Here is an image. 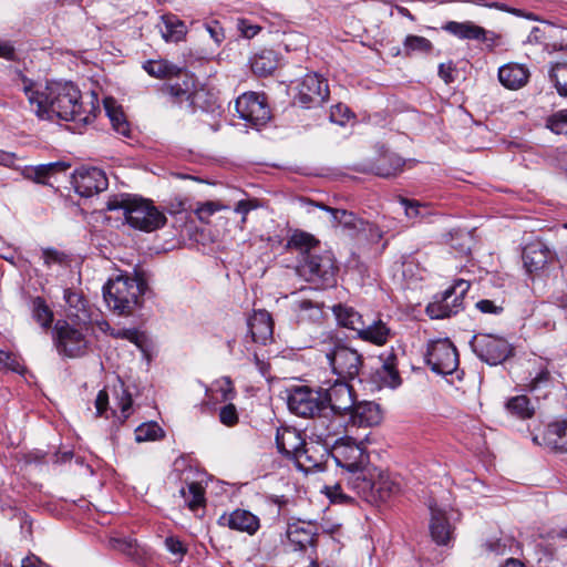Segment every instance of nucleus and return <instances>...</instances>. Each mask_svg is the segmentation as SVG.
Masks as SVG:
<instances>
[{
	"instance_id": "obj_1",
	"label": "nucleus",
	"mask_w": 567,
	"mask_h": 567,
	"mask_svg": "<svg viewBox=\"0 0 567 567\" xmlns=\"http://www.w3.org/2000/svg\"><path fill=\"white\" fill-rule=\"evenodd\" d=\"M16 75L17 85L22 87L31 110L39 118L52 120L55 116L63 121L89 124L95 116L93 102L86 109L80 90L73 83H53L40 91L21 71H17Z\"/></svg>"
},
{
	"instance_id": "obj_2",
	"label": "nucleus",
	"mask_w": 567,
	"mask_h": 567,
	"mask_svg": "<svg viewBox=\"0 0 567 567\" xmlns=\"http://www.w3.org/2000/svg\"><path fill=\"white\" fill-rule=\"evenodd\" d=\"M107 210H122L130 226L153 231L166 224V216L150 199L132 194H118L109 198Z\"/></svg>"
},
{
	"instance_id": "obj_3",
	"label": "nucleus",
	"mask_w": 567,
	"mask_h": 567,
	"mask_svg": "<svg viewBox=\"0 0 567 567\" xmlns=\"http://www.w3.org/2000/svg\"><path fill=\"white\" fill-rule=\"evenodd\" d=\"M332 313L339 327L355 332V338L374 346L382 347L394 336V331L383 320L367 323L359 311L346 303L334 305Z\"/></svg>"
},
{
	"instance_id": "obj_4",
	"label": "nucleus",
	"mask_w": 567,
	"mask_h": 567,
	"mask_svg": "<svg viewBox=\"0 0 567 567\" xmlns=\"http://www.w3.org/2000/svg\"><path fill=\"white\" fill-rule=\"evenodd\" d=\"M146 284L137 277L118 275L103 286V297L107 307L118 315H130L140 306Z\"/></svg>"
},
{
	"instance_id": "obj_5",
	"label": "nucleus",
	"mask_w": 567,
	"mask_h": 567,
	"mask_svg": "<svg viewBox=\"0 0 567 567\" xmlns=\"http://www.w3.org/2000/svg\"><path fill=\"white\" fill-rule=\"evenodd\" d=\"M349 486L369 503H384L399 494L400 483L388 472L371 468L364 476L348 478Z\"/></svg>"
},
{
	"instance_id": "obj_6",
	"label": "nucleus",
	"mask_w": 567,
	"mask_h": 567,
	"mask_svg": "<svg viewBox=\"0 0 567 567\" xmlns=\"http://www.w3.org/2000/svg\"><path fill=\"white\" fill-rule=\"evenodd\" d=\"M298 271L306 281L313 285V290H324L337 285L339 267L332 251L323 250L303 257Z\"/></svg>"
},
{
	"instance_id": "obj_7",
	"label": "nucleus",
	"mask_w": 567,
	"mask_h": 567,
	"mask_svg": "<svg viewBox=\"0 0 567 567\" xmlns=\"http://www.w3.org/2000/svg\"><path fill=\"white\" fill-rule=\"evenodd\" d=\"M322 386L310 388L296 385L288 390L287 405L291 413L300 417L316 419V429L324 427L327 423L323 413Z\"/></svg>"
},
{
	"instance_id": "obj_8",
	"label": "nucleus",
	"mask_w": 567,
	"mask_h": 567,
	"mask_svg": "<svg viewBox=\"0 0 567 567\" xmlns=\"http://www.w3.org/2000/svg\"><path fill=\"white\" fill-rule=\"evenodd\" d=\"M316 431L317 441L305 442L296 461L298 468L305 472L321 468L327 460L331 457L332 443L330 439L339 433L340 423L337 424L336 421H330L324 427H318Z\"/></svg>"
},
{
	"instance_id": "obj_9",
	"label": "nucleus",
	"mask_w": 567,
	"mask_h": 567,
	"mask_svg": "<svg viewBox=\"0 0 567 567\" xmlns=\"http://www.w3.org/2000/svg\"><path fill=\"white\" fill-rule=\"evenodd\" d=\"M331 457L350 474L349 478L364 476L371 470L365 449L350 436L339 437L332 443Z\"/></svg>"
},
{
	"instance_id": "obj_10",
	"label": "nucleus",
	"mask_w": 567,
	"mask_h": 567,
	"mask_svg": "<svg viewBox=\"0 0 567 567\" xmlns=\"http://www.w3.org/2000/svg\"><path fill=\"white\" fill-rule=\"evenodd\" d=\"M331 342V347L326 350V358L331 371L340 378V380L352 381L359 377L363 367V357L355 349L350 348L340 340H333L331 334H327Z\"/></svg>"
},
{
	"instance_id": "obj_11",
	"label": "nucleus",
	"mask_w": 567,
	"mask_h": 567,
	"mask_svg": "<svg viewBox=\"0 0 567 567\" xmlns=\"http://www.w3.org/2000/svg\"><path fill=\"white\" fill-rule=\"evenodd\" d=\"M86 329L66 320H58L52 330L53 344L61 357L80 358L87 352Z\"/></svg>"
},
{
	"instance_id": "obj_12",
	"label": "nucleus",
	"mask_w": 567,
	"mask_h": 567,
	"mask_svg": "<svg viewBox=\"0 0 567 567\" xmlns=\"http://www.w3.org/2000/svg\"><path fill=\"white\" fill-rule=\"evenodd\" d=\"M471 287L470 281L457 279L445 291L436 293L425 308L431 319H446L464 310V296Z\"/></svg>"
},
{
	"instance_id": "obj_13",
	"label": "nucleus",
	"mask_w": 567,
	"mask_h": 567,
	"mask_svg": "<svg viewBox=\"0 0 567 567\" xmlns=\"http://www.w3.org/2000/svg\"><path fill=\"white\" fill-rule=\"evenodd\" d=\"M350 381L337 380L323 390V413H326L327 423L336 421L343 426L341 417L348 414L355 401L354 390L349 384Z\"/></svg>"
},
{
	"instance_id": "obj_14",
	"label": "nucleus",
	"mask_w": 567,
	"mask_h": 567,
	"mask_svg": "<svg viewBox=\"0 0 567 567\" xmlns=\"http://www.w3.org/2000/svg\"><path fill=\"white\" fill-rule=\"evenodd\" d=\"M425 362L437 374H452L460 364L457 349L447 338L431 340L427 343Z\"/></svg>"
},
{
	"instance_id": "obj_15",
	"label": "nucleus",
	"mask_w": 567,
	"mask_h": 567,
	"mask_svg": "<svg viewBox=\"0 0 567 567\" xmlns=\"http://www.w3.org/2000/svg\"><path fill=\"white\" fill-rule=\"evenodd\" d=\"M470 346L482 361L491 365L502 363L512 352L511 344L505 338L489 333L475 334Z\"/></svg>"
},
{
	"instance_id": "obj_16",
	"label": "nucleus",
	"mask_w": 567,
	"mask_h": 567,
	"mask_svg": "<svg viewBox=\"0 0 567 567\" xmlns=\"http://www.w3.org/2000/svg\"><path fill=\"white\" fill-rule=\"evenodd\" d=\"M235 109L238 117L250 126H262L270 120V109L266 97L256 92H246L238 96Z\"/></svg>"
},
{
	"instance_id": "obj_17",
	"label": "nucleus",
	"mask_w": 567,
	"mask_h": 567,
	"mask_svg": "<svg viewBox=\"0 0 567 567\" xmlns=\"http://www.w3.org/2000/svg\"><path fill=\"white\" fill-rule=\"evenodd\" d=\"M329 94L327 80L318 73H308L298 84L295 103L305 109L318 107L328 101Z\"/></svg>"
},
{
	"instance_id": "obj_18",
	"label": "nucleus",
	"mask_w": 567,
	"mask_h": 567,
	"mask_svg": "<svg viewBox=\"0 0 567 567\" xmlns=\"http://www.w3.org/2000/svg\"><path fill=\"white\" fill-rule=\"evenodd\" d=\"M316 290L301 288L293 293L292 309L301 323L319 324L324 318V302L316 298Z\"/></svg>"
},
{
	"instance_id": "obj_19",
	"label": "nucleus",
	"mask_w": 567,
	"mask_h": 567,
	"mask_svg": "<svg viewBox=\"0 0 567 567\" xmlns=\"http://www.w3.org/2000/svg\"><path fill=\"white\" fill-rule=\"evenodd\" d=\"M114 394L116 399V404L120 408V415L116 414V411L110 409L109 406V393L106 390L99 391L95 398V409L97 417L110 419V416H115L120 424H123L131 414V408L133 403V399L128 390L124 386L123 382H120L118 385H114Z\"/></svg>"
},
{
	"instance_id": "obj_20",
	"label": "nucleus",
	"mask_w": 567,
	"mask_h": 567,
	"mask_svg": "<svg viewBox=\"0 0 567 567\" xmlns=\"http://www.w3.org/2000/svg\"><path fill=\"white\" fill-rule=\"evenodd\" d=\"M72 185L80 196L91 197L104 192L109 186V181L101 168L81 166L72 174Z\"/></svg>"
},
{
	"instance_id": "obj_21",
	"label": "nucleus",
	"mask_w": 567,
	"mask_h": 567,
	"mask_svg": "<svg viewBox=\"0 0 567 567\" xmlns=\"http://www.w3.org/2000/svg\"><path fill=\"white\" fill-rule=\"evenodd\" d=\"M163 91L169 95L172 103L183 105L185 102L193 110L209 111L213 104H203L202 100L207 96L205 89L192 91L187 81L183 83L165 84Z\"/></svg>"
},
{
	"instance_id": "obj_22",
	"label": "nucleus",
	"mask_w": 567,
	"mask_h": 567,
	"mask_svg": "<svg viewBox=\"0 0 567 567\" xmlns=\"http://www.w3.org/2000/svg\"><path fill=\"white\" fill-rule=\"evenodd\" d=\"M556 258L553 251L544 241L534 240L523 248L522 259L524 268L529 275H538Z\"/></svg>"
},
{
	"instance_id": "obj_23",
	"label": "nucleus",
	"mask_w": 567,
	"mask_h": 567,
	"mask_svg": "<svg viewBox=\"0 0 567 567\" xmlns=\"http://www.w3.org/2000/svg\"><path fill=\"white\" fill-rule=\"evenodd\" d=\"M318 527L312 523H292L288 525L287 538L295 551H305L308 547H316Z\"/></svg>"
},
{
	"instance_id": "obj_24",
	"label": "nucleus",
	"mask_w": 567,
	"mask_h": 567,
	"mask_svg": "<svg viewBox=\"0 0 567 567\" xmlns=\"http://www.w3.org/2000/svg\"><path fill=\"white\" fill-rule=\"evenodd\" d=\"M218 524L233 530L255 535L260 527L259 518L246 509H235L229 514H223Z\"/></svg>"
},
{
	"instance_id": "obj_25",
	"label": "nucleus",
	"mask_w": 567,
	"mask_h": 567,
	"mask_svg": "<svg viewBox=\"0 0 567 567\" xmlns=\"http://www.w3.org/2000/svg\"><path fill=\"white\" fill-rule=\"evenodd\" d=\"M305 442L302 433L295 427H282L277 431L276 445L278 451L295 463Z\"/></svg>"
},
{
	"instance_id": "obj_26",
	"label": "nucleus",
	"mask_w": 567,
	"mask_h": 567,
	"mask_svg": "<svg viewBox=\"0 0 567 567\" xmlns=\"http://www.w3.org/2000/svg\"><path fill=\"white\" fill-rule=\"evenodd\" d=\"M352 425L370 427L380 424L382 412L380 405L371 401L353 402V408L348 412Z\"/></svg>"
},
{
	"instance_id": "obj_27",
	"label": "nucleus",
	"mask_w": 567,
	"mask_h": 567,
	"mask_svg": "<svg viewBox=\"0 0 567 567\" xmlns=\"http://www.w3.org/2000/svg\"><path fill=\"white\" fill-rule=\"evenodd\" d=\"M382 362L377 370L375 375L380 381V385L396 389L401 385L402 379L398 370V355L393 348L385 350L379 355Z\"/></svg>"
},
{
	"instance_id": "obj_28",
	"label": "nucleus",
	"mask_w": 567,
	"mask_h": 567,
	"mask_svg": "<svg viewBox=\"0 0 567 567\" xmlns=\"http://www.w3.org/2000/svg\"><path fill=\"white\" fill-rule=\"evenodd\" d=\"M247 326L254 342L266 344L272 339L274 321L268 311H254V313L248 318Z\"/></svg>"
},
{
	"instance_id": "obj_29",
	"label": "nucleus",
	"mask_w": 567,
	"mask_h": 567,
	"mask_svg": "<svg viewBox=\"0 0 567 567\" xmlns=\"http://www.w3.org/2000/svg\"><path fill=\"white\" fill-rule=\"evenodd\" d=\"M529 76V69L524 64L511 62L498 69V80L508 90L522 89L527 84Z\"/></svg>"
},
{
	"instance_id": "obj_30",
	"label": "nucleus",
	"mask_w": 567,
	"mask_h": 567,
	"mask_svg": "<svg viewBox=\"0 0 567 567\" xmlns=\"http://www.w3.org/2000/svg\"><path fill=\"white\" fill-rule=\"evenodd\" d=\"M431 520L430 533L432 539L440 546L447 545L452 539L453 528L446 516V512L436 505H430Z\"/></svg>"
},
{
	"instance_id": "obj_31",
	"label": "nucleus",
	"mask_w": 567,
	"mask_h": 567,
	"mask_svg": "<svg viewBox=\"0 0 567 567\" xmlns=\"http://www.w3.org/2000/svg\"><path fill=\"white\" fill-rule=\"evenodd\" d=\"M442 29L461 40H477L481 42H486L488 40V32L483 27H480L472 21H449L442 27Z\"/></svg>"
},
{
	"instance_id": "obj_32",
	"label": "nucleus",
	"mask_w": 567,
	"mask_h": 567,
	"mask_svg": "<svg viewBox=\"0 0 567 567\" xmlns=\"http://www.w3.org/2000/svg\"><path fill=\"white\" fill-rule=\"evenodd\" d=\"M544 447L557 452H567V420L549 423L543 432Z\"/></svg>"
},
{
	"instance_id": "obj_33",
	"label": "nucleus",
	"mask_w": 567,
	"mask_h": 567,
	"mask_svg": "<svg viewBox=\"0 0 567 567\" xmlns=\"http://www.w3.org/2000/svg\"><path fill=\"white\" fill-rule=\"evenodd\" d=\"M69 167L70 164L65 162H53L37 166H24L21 171V174L27 179L44 185L51 175L58 172H64Z\"/></svg>"
},
{
	"instance_id": "obj_34",
	"label": "nucleus",
	"mask_w": 567,
	"mask_h": 567,
	"mask_svg": "<svg viewBox=\"0 0 567 567\" xmlns=\"http://www.w3.org/2000/svg\"><path fill=\"white\" fill-rule=\"evenodd\" d=\"M319 248V240L311 234L295 229L287 239L286 249L296 250L303 257L313 254Z\"/></svg>"
},
{
	"instance_id": "obj_35",
	"label": "nucleus",
	"mask_w": 567,
	"mask_h": 567,
	"mask_svg": "<svg viewBox=\"0 0 567 567\" xmlns=\"http://www.w3.org/2000/svg\"><path fill=\"white\" fill-rule=\"evenodd\" d=\"M178 493L184 499V505L193 513H197L206 505L205 488L198 482L187 483Z\"/></svg>"
},
{
	"instance_id": "obj_36",
	"label": "nucleus",
	"mask_w": 567,
	"mask_h": 567,
	"mask_svg": "<svg viewBox=\"0 0 567 567\" xmlns=\"http://www.w3.org/2000/svg\"><path fill=\"white\" fill-rule=\"evenodd\" d=\"M142 68L150 76L158 80L178 76L182 72V68L164 59L147 60Z\"/></svg>"
},
{
	"instance_id": "obj_37",
	"label": "nucleus",
	"mask_w": 567,
	"mask_h": 567,
	"mask_svg": "<svg viewBox=\"0 0 567 567\" xmlns=\"http://www.w3.org/2000/svg\"><path fill=\"white\" fill-rule=\"evenodd\" d=\"M104 109L113 130L124 137L131 136L130 124L120 106L111 97L104 100Z\"/></svg>"
},
{
	"instance_id": "obj_38",
	"label": "nucleus",
	"mask_w": 567,
	"mask_h": 567,
	"mask_svg": "<svg viewBox=\"0 0 567 567\" xmlns=\"http://www.w3.org/2000/svg\"><path fill=\"white\" fill-rule=\"evenodd\" d=\"M162 35L166 41L178 42L184 39L187 28L186 24L176 16L166 14L163 17Z\"/></svg>"
},
{
	"instance_id": "obj_39",
	"label": "nucleus",
	"mask_w": 567,
	"mask_h": 567,
	"mask_svg": "<svg viewBox=\"0 0 567 567\" xmlns=\"http://www.w3.org/2000/svg\"><path fill=\"white\" fill-rule=\"evenodd\" d=\"M32 318L44 330H49L52 326L54 315L42 297H35L31 300Z\"/></svg>"
},
{
	"instance_id": "obj_40",
	"label": "nucleus",
	"mask_w": 567,
	"mask_h": 567,
	"mask_svg": "<svg viewBox=\"0 0 567 567\" xmlns=\"http://www.w3.org/2000/svg\"><path fill=\"white\" fill-rule=\"evenodd\" d=\"M505 408L509 414L522 420L530 419L535 413V409L526 395L509 398L505 403Z\"/></svg>"
},
{
	"instance_id": "obj_41",
	"label": "nucleus",
	"mask_w": 567,
	"mask_h": 567,
	"mask_svg": "<svg viewBox=\"0 0 567 567\" xmlns=\"http://www.w3.org/2000/svg\"><path fill=\"white\" fill-rule=\"evenodd\" d=\"M210 392L216 393V395H213L212 399L220 402L230 401L235 398L236 394L234 384L229 377H223L221 379L214 382L213 388H206V396H209Z\"/></svg>"
},
{
	"instance_id": "obj_42",
	"label": "nucleus",
	"mask_w": 567,
	"mask_h": 567,
	"mask_svg": "<svg viewBox=\"0 0 567 567\" xmlns=\"http://www.w3.org/2000/svg\"><path fill=\"white\" fill-rule=\"evenodd\" d=\"M332 221L337 226L349 230L351 234H359V229L364 225V220L359 218L352 212L346 209H338L333 212Z\"/></svg>"
},
{
	"instance_id": "obj_43",
	"label": "nucleus",
	"mask_w": 567,
	"mask_h": 567,
	"mask_svg": "<svg viewBox=\"0 0 567 567\" xmlns=\"http://www.w3.org/2000/svg\"><path fill=\"white\" fill-rule=\"evenodd\" d=\"M106 329H103L104 331H107L109 334L115 339H124L132 343H134L138 349L144 350V344L146 342V336L134 328H122V329H114L109 326V323H104Z\"/></svg>"
},
{
	"instance_id": "obj_44",
	"label": "nucleus",
	"mask_w": 567,
	"mask_h": 567,
	"mask_svg": "<svg viewBox=\"0 0 567 567\" xmlns=\"http://www.w3.org/2000/svg\"><path fill=\"white\" fill-rule=\"evenodd\" d=\"M549 79L554 83L557 93L567 97V62H555L549 70Z\"/></svg>"
},
{
	"instance_id": "obj_45",
	"label": "nucleus",
	"mask_w": 567,
	"mask_h": 567,
	"mask_svg": "<svg viewBox=\"0 0 567 567\" xmlns=\"http://www.w3.org/2000/svg\"><path fill=\"white\" fill-rule=\"evenodd\" d=\"M403 48L404 55L411 56L415 52L425 54L430 53L433 50V44L424 37L410 34L405 37Z\"/></svg>"
},
{
	"instance_id": "obj_46",
	"label": "nucleus",
	"mask_w": 567,
	"mask_h": 567,
	"mask_svg": "<svg viewBox=\"0 0 567 567\" xmlns=\"http://www.w3.org/2000/svg\"><path fill=\"white\" fill-rule=\"evenodd\" d=\"M162 429L155 423H143L135 430L136 442L154 441L159 436Z\"/></svg>"
},
{
	"instance_id": "obj_47",
	"label": "nucleus",
	"mask_w": 567,
	"mask_h": 567,
	"mask_svg": "<svg viewBox=\"0 0 567 567\" xmlns=\"http://www.w3.org/2000/svg\"><path fill=\"white\" fill-rule=\"evenodd\" d=\"M513 542V538L509 537L488 539L482 544V547L487 553L501 556L505 555L507 549H511Z\"/></svg>"
},
{
	"instance_id": "obj_48",
	"label": "nucleus",
	"mask_w": 567,
	"mask_h": 567,
	"mask_svg": "<svg viewBox=\"0 0 567 567\" xmlns=\"http://www.w3.org/2000/svg\"><path fill=\"white\" fill-rule=\"evenodd\" d=\"M389 161H390V165H386L383 161L382 163L378 164L374 167L375 175L385 177V178L395 176L402 169V167L404 165V162L402 161V158L396 157V156L389 158Z\"/></svg>"
},
{
	"instance_id": "obj_49",
	"label": "nucleus",
	"mask_w": 567,
	"mask_h": 567,
	"mask_svg": "<svg viewBox=\"0 0 567 567\" xmlns=\"http://www.w3.org/2000/svg\"><path fill=\"white\" fill-rule=\"evenodd\" d=\"M547 127L556 134L567 135V109L554 113L547 118Z\"/></svg>"
},
{
	"instance_id": "obj_50",
	"label": "nucleus",
	"mask_w": 567,
	"mask_h": 567,
	"mask_svg": "<svg viewBox=\"0 0 567 567\" xmlns=\"http://www.w3.org/2000/svg\"><path fill=\"white\" fill-rule=\"evenodd\" d=\"M228 209V206L223 205L219 202H206L200 204L196 208V215L200 221H208L209 217L213 216L215 213Z\"/></svg>"
},
{
	"instance_id": "obj_51",
	"label": "nucleus",
	"mask_w": 567,
	"mask_h": 567,
	"mask_svg": "<svg viewBox=\"0 0 567 567\" xmlns=\"http://www.w3.org/2000/svg\"><path fill=\"white\" fill-rule=\"evenodd\" d=\"M42 258L45 266L51 267L52 265H65L68 262V256L54 248L42 249Z\"/></svg>"
},
{
	"instance_id": "obj_52",
	"label": "nucleus",
	"mask_w": 567,
	"mask_h": 567,
	"mask_svg": "<svg viewBox=\"0 0 567 567\" xmlns=\"http://www.w3.org/2000/svg\"><path fill=\"white\" fill-rule=\"evenodd\" d=\"M359 233H362L364 237L372 244H378L384 236V231L379 225L367 220H364V225L359 229Z\"/></svg>"
},
{
	"instance_id": "obj_53",
	"label": "nucleus",
	"mask_w": 567,
	"mask_h": 567,
	"mask_svg": "<svg viewBox=\"0 0 567 567\" xmlns=\"http://www.w3.org/2000/svg\"><path fill=\"white\" fill-rule=\"evenodd\" d=\"M219 421L221 424L229 427L235 426L238 423V412L233 403H228L220 409Z\"/></svg>"
},
{
	"instance_id": "obj_54",
	"label": "nucleus",
	"mask_w": 567,
	"mask_h": 567,
	"mask_svg": "<svg viewBox=\"0 0 567 567\" xmlns=\"http://www.w3.org/2000/svg\"><path fill=\"white\" fill-rule=\"evenodd\" d=\"M251 69L257 75L265 76L272 72L275 63L271 60H267L264 55H257L251 61Z\"/></svg>"
},
{
	"instance_id": "obj_55",
	"label": "nucleus",
	"mask_w": 567,
	"mask_h": 567,
	"mask_svg": "<svg viewBox=\"0 0 567 567\" xmlns=\"http://www.w3.org/2000/svg\"><path fill=\"white\" fill-rule=\"evenodd\" d=\"M400 203L403 205V207L405 209V215L409 218H419V217H423L424 216V214L422 213V209H425L426 205L421 204L417 200L408 199V198H404V197L400 198Z\"/></svg>"
},
{
	"instance_id": "obj_56",
	"label": "nucleus",
	"mask_w": 567,
	"mask_h": 567,
	"mask_svg": "<svg viewBox=\"0 0 567 567\" xmlns=\"http://www.w3.org/2000/svg\"><path fill=\"white\" fill-rule=\"evenodd\" d=\"M503 301L497 303L494 300L482 299L475 303L476 309L485 315H501L504 311Z\"/></svg>"
},
{
	"instance_id": "obj_57",
	"label": "nucleus",
	"mask_w": 567,
	"mask_h": 567,
	"mask_svg": "<svg viewBox=\"0 0 567 567\" xmlns=\"http://www.w3.org/2000/svg\"><path fill=\"white\" fill-rule=\"evenodd\" d=\"M259 206V200L257 198L241 199L236 204L234 212L241 215V224H245L247 215Z\"/></svg>"
},
{
	"instance_id": "obj_58",
	"label": "nucleus",
	"mask_w": 567,
	"mask_h": 567,
	"mask_svg": "<svg viewBox=\"0 0 567 567\" xmlns=\"http://www.w3.org/2000/svg\"><path fill=\"white\" fill-rule=\"evenodd\" d=\"M63 298L68 306L75 309L76 311H81L85 308V299L80 292H76L72 289H65Z\"/></svg>"
},
{
	"instance_id": "obj_59",
	"label": "nucleus",
	"mask_w": 567,
	"mask_h": 567,
	"mask_svg": "<svg viewBox=\"0 0 567 567\" xmlns=\"http://www.w3.org/2000/svg\"><path fill=\"white\" fill-rule=\"evenodd\" d=\"M551 375L550 372L544 368L540 369L537 374L532 379L529 383V390L535 392L542 388H547L550 383Z\"/></svg>"
},
{
	"instance_id": "obj_60",
	"label": "nucleus",
	"mask_w": 567,
	"mask_h": 567,
	"mask_svg": "<svg viewBox=\"0 0 567 567\" xmlns=\"http://www.w3.org/2000/svg\"><path fill=\"white\" fill-rule=\"evenodd\" d=\"M112 546L128 556L136 554V540L132 538H115L112 540Z\"/></svg>"
},
{
	"instance_id": "obj_61",
	"label": "nucleus",
	"mask_w": 567,
	"mask_h": 567,
	"mask_svg": "<svg viewBox=\"0 0 567 567\" xmlns=\"http://www.w3.org/2000/svg\"><path fill=\"white\" fill-rule=\"evenodd\" d=\"M190 208L188 199L183 196H175L167 202V210L172 215L179 214Z\"/></svg>"
},
{
	"instance_id": "obj_62",
	"label": "nucleus",
	"mask_w": 567,
	"mask_h": 567,
	"mask_svg": "<svg viewBox=\"0 0 567 567\" xmlns=\"http://www.w3.org/2000/svg\"><path fill=\"white\" fill-rule=\"evenodd\" d=\"M237 29L244 38L251 39L260 31L261 28L251 23L247 19H238Z\"/></svg>"
},
{
	"instance_id": "obj_63",
	"label": "nucleus",
	"mask_w": 567,
	"mask_h": 567,
	"mask_svg": "<svg viewBox=\"0 0 567 567\" xmlns=\"http://www.w3.org/2000/svg\"><path fill=\"white\" fill-rule=\"evenodd\" d=\"M165 547L171 554L178 555L181 558L187 553L186 545L174 536L166 537Z\"/></svg>"
},
{
	"instance_id": "obj_64",
	"label": "nucleus",
	"mask_w": 567,
	"mask_h": 567,
	"mask_svg": "<svg viewBox=\"0 0 567 567\" xmlns=\"http://www.w3.org/2000/svg\"><path fill=\"white\" fill-rule=\"evenodd\" d=\"M326 488L327 496L330 498L332 503L346 504L351 499L348 495L343 494L342 488L339 484Z\"/></svg>"
}]
</instances>
